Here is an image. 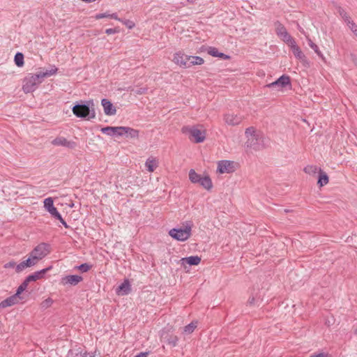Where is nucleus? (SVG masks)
Masks as SVG:
<instances>
[{"mask_svg":"<svg viewBox=\"0 0 357 357\" xmlns=\"http://www.w3.org/2000/svg\"><path fill=\"white\" fill-rule=\"evenodd\" d=\"M58 69L54 67L45 72H39L36 74H29L23 80L22 89L24 93H31L34 91L38 86L43 82V79L56 73Z\"/></svg>","mask_w":357,"mask_h":357,"instance_id":"f257e3e1","label":"nucleus"},{"mask_svg":"<svg viewBox=\"0 0 357 357\" xmlns=\"http://www.w3.org/2000/svg\"><path fill=\"white\" fill-rule=\"evenodd\" d=\"M72 111L73 114L78 118L89 120L96 117L95 105L93 100L75 102Z\"/></svg>","mask_w":357,"mask_h":357,"instance_id":"f03ea898","label":"nucleus"},{"mask_svg":"<svg viewBox=\"0 0 357 357\" xmlns=\"http://www.w3.org/2000/svg\"><path fill=\"white\" fill-rule=\"evenodd\" d=\"M182 132L189 135V139L195 143H201L204 141L205 132L195 126H184L182 128Z\"/></svg>","mask_w":357,"mask_h":357,"instance_id":"7ed1b4c3","label":"nucleus"},{"mask_svg":"<svg viewBox=\"0 0 357 357\" xmlns=\"http://www.w3.org/2000/svg\"><path fill=\"white\" fill-rule=\"evenodd\" d=\"M169 234L177 241H185L190 237L191 226L187 225L183 228H173L169 230Z\"/></svg>","mask_w":357,"mask_h":357,"instance_id":"20e7f679","label":"nucleus"},{"mask_svg":"<svg viewBox=\"0 0 357 357\" xmlns=\"http://www.w3.org/2000/svg\"><path fill=\"white\" fill-rule=\"evenodd\" d=\"M50 245L45 243L38 244L29 253V256L37 264L38 261L44 258L50 252Z\"/></svg>","mask_w":357,"mask_h":357,"instance_id":"39448f33","label":"nucleus"},{"mask_svg":"<svg viewBox=\"0 0 357 357\" xmlns=\"http://www.w3.org/2000/svg\"><path fill=\"white\" fill-rule=\"evenodd\" d=\"M246 145L247 147L252 148L254 150H261L265 147V137L262 133L255 137H250L246 142Z\"/></svg>","mask_w":357,"mask_h":357,"instance_id":"423d86ee","label":"nucleus"},{"mask_svg":"<svg viewBox=\"0 0 357 357\" xmlns=\"http://www.w3.org/2000/svg\"><path fill=\"white\" fill-rule=\"evenodd\" d=\"M278 26L276 27V33L281 38V39L287 43L288 45L294 44L295 40L291 36L287 31L286 28L279 22H277Z\"/></svg>","mask_w":357,"mask_h":357,"instance_id":"0eeeda50","label":"nucleus"},{"mask_svg":"<svg viewBox=\"0 0 357 357\" xmlns=\"http://www.w3.org/2000/svg\"><path fill=\"white\" fill-rule=\"evenodd\" d=\"M287 86H291V80L289 76L286 75H282L275 82L266 85L268 88H275L277 90L282 89Z\"/></svg>","mask_w":357,"mask_h":357,"instance_id":"6e6552de","label":"nucleus"},{"mask_svg":"<svg viewBox=\"0 0 357 357\" xmlns=\"http://www.w3.org/2000/svg\"><path fill=\"white\" fill-rule=\"evenodd\" d=\"M191 59V56L185 54L182 51H178L174 54L173 61L180 67L188 68V63Z\"/></svg>","mask_w":357,"mask_h":357,"instance_id":"1a4fd4ad","label":"nucleus"},{"mask_svg":"<svg viewBox=\"0 0 357 357\" xmlns=\"http://www.w3.org/2000/svg\"><path fill=\"white\" fill-rule=\"evenodd\" d=\"M160 339L161 341L172 347L176 346L178 340L176 335L170 333L169 331L165 328L162 329L160 332Z\"/></svg>","mask_w":357,"mask_h":357,"instance_id":"9d476101","label":"nucleus"},{"mask_svg":"<svg viewBox=\"0 0 357 357\" xmlns=\"http://www.w3.org/2000/svg\"><path fill=\"white\" fill-rule=\"evenodd\" d=\"M234 163L230 160H220L218 163V172L220 174L234 172Z\"/></svg>","mask_w":357,"mask_h":357,"instance_id":"9b49d317","label":"nucleus"},{"mask_svg":"<svg viewBox=\"0 0 357 357\" xmlns=\"http://www.w3.org/2000/svg\"><path fill=\"white\" fill-rule=\"evenodd\" d=\"M83 280V278L78 275H68L61 278V284L63 285L70 284L76 286Z\"/></svg>","mask_w":357,"mask_h":357,"instance_id":"f8f14e48","label":"nucleus"},{"mask_svg":"<svg viewBox=\"0 0 357 357\" xmlns=\"http://www.w3.org/2000/svg\"><path fill=\"white\" fill-rule=\"evenodd\" d=\"M52 144L54 146H61L73 149L76 147L77 144L73 141H68L63 137H58L52 140Z\"/></svg>","mask_w":357,"mask_h":357,"instance_id":"ddd939ff","label":"nucleus"},{"mask_svg":"<svg viewBox=\"0 0 357 357\" xmlns=\"http://www.w3.org/2000/svg\"><path fill=\"white\" fill-rule=\"evenodd\" d=\"M122 127L123 126H116V127L107 126V127L102 128L100 131L102 133L106 134L111 137H114V136L121 137V136H123Z\"/></svg>","mask_w":357,"mask_h":357,"instance_id":"4468645a","label":"nucleus"},{"mask_svg":"<svg viewBox=\"0 0 357 357\" xmlns=\"http://www.w3.org/2000/svg\"><path fill=\"white\" fill-rule=\"evenodd\" d=\"M44 207L50 213L52 218H55L59 217V212L56 208L54 206V201L52 197L46 198L44 200Z\"/></svg>","mask_w":357,"mask_h":357,"instance_id":"2eb2a0df","label":"nucleus"},{"mask_svg":"<svg viewBox=\"0 0 357 357\" xmlns=\"http://www.w3.org/2000/svg\"><path fill=\"white\" fill-rule=\"evenodd\" d=\"M101 105L103 107L104 112L107 116H113L116 113V107L109 100L103 98L101 100Z\"/></svg>","mask_w":357,"mask_h":357,"instance_id":"dca6fc26","label":"nucleus"},{"mask_svg":"<svg viewBox=\"0 0 357 357\" xmlns=\"http://www.w3.org/2000/svg\"><path fill=\"white\" fill-rule=\"evenodd\" d=\"M131 291V285L128 279L124 281L116 288V292L119 296L128 295Z\"/></svg>","mask_w":357,"mask_h":357,"instance_id":"f3484780","label":"nucleus"},{"mask_svg":"<svg viewBox=\"0 0 357 357\" xmlns=\"http://www.w3.org/2000/svg\"><path fill=\"white\" fill-rule=\"evenodd\" d=\"M289 46L291 47V51L296 58L303 62L306 61V56L303 53L301 48L296 45V41H294V44L289 45Z\"/></svg>","mask_w":357,"mask_h":357,"instance_id":"a211bd4d","label":"nucleus"},{"mask_svg":"<svg viewBox=\"0 0 357 357\" xmlns=\"http://www.w3.org/2000/svg\"><path fill=\"white\" fill-rule=\"evenodd\" d=\"M201 261V257L198 256H190L188 257H183L181 259V265L185 266V264L190 266H197Z\"/></svg>","mask_w":357,"mask_h":357,"instance_id":"6ab92c4d","label":"nucleus"},{"mask_svg":"<svg viewBox=\"0 0 357 357\" xmlns=\"http://www.w3.org/2000/svg\"><path fill=\"white\" fill-rule=\"evenodd\" d=\"M36 263L29 256L27 259L20 262L16 266V272L20 273L28 267H31L36 265Z\"/></svg>","mask_w":357,"mask_h":357,"instance_id":"aec40b11","label":"nucleus"},{"mask_svg":"<svg viewBox=\"0 0 357 357\" xmlns=\"http://www.w3.org/2000/svg\"><path fill=\"white\" fill-rule=\"evenodd\" d=\"M50 269H52V266H49L46 268H43L40 271H36L29 275H28V279L30 280L31 282H34L38 280L43 278L45 274L47 273Z\"/></svg>","mask_w":357,"mask_h":357,"instance_id":"412c9836","label":"nucleus"},{"mask_svg":"<svg viewBox=\"0 0 357 357\" xmlns=\"http://www.w3.org/2000/svg\"><path fill=\"white\" fill-rule=\"evenodd\" d=\"M225 121L229 126H236L241 122L242 118L238 115L226 114L225 116Z\"/></svg>","mask_w":357,"mask_h":357,"instance_id":"4be33fe9","label":"nucleus"},{"mask_svg":"<svg viewBox=\"0 0 357 357\" xmlns=\"http://www.w3.org/2000/svg\"><path fill=\"white\" fill-rule=\"evenodd\" d=\"M123 136H126L127 137H130L131 139H137L139 137V130L130 128L123 126Z\"/></svg>","mask_w":357,"mask_h":357,"instance_id":"5701e85b","label":"nucleus"},{"mask_svg":"<svg viewBox=\"0 0 357 357\" xmlns=\"http://www.w3.org/2000/svg\"><path fill=\"white\" fill-rule=\"evenodd\" d=\"M20 301V299L15 296V295H13L5 300L2 301L0 303V307L5 308L9 306H12L15 304L18 303Z\"/></svg>","mask_w":357,"mask_h":357,"instance_id":"b1692460","label":"nucleus"},{"mask_svg":"<svg viewBox=\"0 0 357 357\" xmlns=\"http://www.w3.org/2000/svg\"><path fill=\"white\" fill-rule=\"evenodd\" d=\"M328 176L327 174L321 169V168H319V176H318V181L317 184L322 187L325 185H326L328 183Z\"/></svg>","mask_w":357,"mask_h":357,"instance_id":"393cba45","label":"nucleus"},{"mask_svg":"<svg viewBox=\"0 0 357 357\" xmlns=\"http://www.w3.org/2000/svg\"><path fill=\"white\" fill-rule=\"evenodd\" d=\"M208 54L214 57H219L223 59H228L230 58L229 56L225 54L224 53L219 52L216 47H211L208 50Z\"/></svg>","mask_w":357,"mask_h":357,"instance_id":"a878e982","label":"nucleus"},{"mask_svg":"<svg viewBox=\"0 0 357 357\" xmlns=\"http://www.w3.org/2000/svg\"><path fill=\"white\" fill-rule=\"evenodd\" d=\"M198 183L207 190H210L213 187L212 181L208 176L202 177Z\"/></svg>","mask_w":357,"mask_h":357,"instance_id":"bb28decb","label":"nucleus"},{"mask_svg":"<svg viewBox=\"0 0 357 357\" xmlns=\"http://www.w3.org/2000/svg\"><path fill=\"white\" fill-rule=\"evenodd\" d=\"M145 166L149 172H153L158 167V162L155 159L149 158L146 160Z\"/></svg>","mask_w":357,"mask_h":357,"instance_id":"cd10ccee","label":"nucleus"},{"mask_svg":"<svg viewBox=\"0 0 357 357\" xmlns=\"http://www.w3.org/2000/svg\"><path fill=\"white\" fill-rule=\"evenodd\" d=\"M307 44L314 51V52L322 59L325 60V58L321 53V52L319 50V47L313 43V41L308 37H307Z\"/></svg>","mask_w":357,"mask_h":357,"instance_id":"c85d7f7f","label":"nucleus"},{"mask_svg":"<svg viewBox=\"0 0 357 357\" xmlns=\"http://www.w3.org/2000/svg\"><path fill=\"white\" fill-rule=\"evenodd\" d=\"M204 63V60L198 56H191V59L188 63V68H190L195 65H202Z\"/></svg>","mask_w":357,"mask_h":357,"instance_id":"c756f323","label":"nucleus"},{"mask_svg":"<svg viewBox=\"0 0 357 357\" xmlns=\"http://www.w3.org/2000/svg\"><path fill=\"white\" fill-rule=\"evenodd\" d=\"M202 178V176L197 174L194 169H190L189 172V179L193 183H198Z\"/></svg>","mask_w":357,"mask_h":357,"instance_id":"7c9ffc66","label":"nucleus"},{"mask_svg":"<svg viewBox=\"0 0 357 357\" xmlns=\"http://www.w3.org/2000/svg\"><path fill=\"white\" fill-rule=\"evenodd\" d=\"M14 61L17 66L22 67L24 65V54L21 52H17L14 57Z\"/></svg>","mask_w":357,"mask_h":357,"instance_id":"2f4dec72","label":"nucleus"},{"mask_svg":"<svg viewBox=\"0 0 357 357\" xmlns=\"http://www.w3.org/2000/svg\"><path fill=\"white\" fill-rule=\"evenodd\" d=\"M345 22L351 31L357 36V25L351 20L350 17H346Z\"/></svg>","mask_w":357,"mask_h":357,"instance_id":"473e14b6","label":"nucleus"},{"mask_svg":"<svg viewBox=\"0 0 357 357\" xmlns=\"http://www.w3.org/2000/svg\"><path fill=\"white\" fill-rule=\"evenodd\" d=\"M92 266H93L91 264H89L88 263H84L79 266H75L74 268L75 270L79 271L81 273H86L92 268Z\"/></svg>","mask_w":357,"mask_h":357,"instance_id":"72a5a7b5","label":"nucleus"},{"mask_svg":"<svg viewBox=\"0 0 357 357\" xmlns=\"http://www.w3.org/2000/svg\"><path fill=\"white\" fill-rule=\"evenodd\" d=\"M197 321H192L190 324H188L183 328V332L187 334L192 333L194 331V330L197 328Z\"/></svg>","mask_w":357,"mask_h":357,"instance_id":"f704fd0d","label":"nucleus"},{"mask_svg":"<svg viewBox=\"0 0 357 357\" xmlns=\"http://www.w3.org/2000/svg\"><path fill=\"white\" fill-rule=\"evenodd\" d=\"M261 132H257L254 127H249L246 128L245 134L248 139L250 137H255L256 135L260 134Z\"/></svg>","mask_w":357,"mask_h":357,"instance_id":"c9c22d12","label":"nucleus"},{"mask_svg":"<svg viewBox=\"0 0 357 357\" xmlns=\"http://www.w3.org/2000/svg\"><path fill=\"white\" fill-rule=\"evenodd\" d=\"M319 168L317 166L307 165L304 168V172L307 174H314L317 172Z\"/></svg>","mask_w":357,"mask_h":357,"instance_id":"e433bc0d","label":"nucleus"},{"mask_svg":"<svg viewBox=\"0 0 357 357\" xmlns=\"http://www.w3.org/2000/svg\"><path fill=\"white\" fill-rule=\"evenodd\" d=\"M53 303V301L52 298H48L47 299H45V301H43L41 303L42 305V307H45V308H47L49 307L50 306H51V305Z\"/></svg>","mask_w":357,"mask_h":357,"instance_id":"4c0bfd02","label":"nucleus"},{"mask_svg":"<svg viewBox=\"0 0 357 357\" xmlns=\"http://www.w3.org/2000/svg\"><path fill=\"white\" fill-rule=\"evenodd\" d=\"M128 29H131L135 26V23L129 20L121 21Z\"/></svg>","mask_w":357,"mask_h":357,"instance_id":"58836bf2","label":"nucleus"},{"mask_svg":"<svg viewBox=\"0 0 357 357\" xmlns=\"http://www.w3.org/2000/svg\"><path fill=\"white\" fill-rule=\"evenodd\" d=\"M118 32H119V29L118 28H109L105 30V33H107V35L114 34Z\"/></svg>","mask_w":357,"mask_h":357,"instance_id":"ea45409f","label":"nucleus"},{"mask_svg":"<svg viewBox=\"0 0 357 357\" xmlns=\"http://www.w3.org/2000/svg\"><path fill=\"white\" fill-rule=\"evenodd\" d=\"M94 17L96 20H100V19L105 18V17H109V14H108L107 13H98V14H96Z\"/></svg>","mask_w":357,"mask_h":357,"instance_id":"a19ab883","label":"nucleus"},{"mask_svg":"<svg viewBox=\"0 0 357 357\" xmlns=\"http://www.w3.org/2000/svg\"><path fill=\"white\" fill-rule=\"evenodd\" d=\"M59 217H56L54 219L56 220H58L60 221V222L66 227V228H69L70 226L66 223V222L63 220V218H62L61 215H59Z\"/></svg>","mask_w":357,"mask_h":357,"instance_id":"79ce46f5","label":"nucleus"},{"mask_svg":"<svg viewBox=\"0 0 357 357\" xmlns=\"http://www.w3.org/2000/svg\"><path fill=\"white\" fill-rule=\"evenodd\" d=\"M16 263L13 261H9L6 264H4V268H14L15 267L16 268Z\"/></svg>","mask_w":357,"mask_h":357,"instance_id":"37998d69","label":"nucleus"},{"mask_svg":"<svg viewBox=\"0 0 357 357\" xmlns=\"http://www.w3.org/2000/svg\"><path fill=\"white\" fill-rule=\"evenodd\" d=\"M29 282H31V281L28 279V277H26L20 286L22 287V288L25 290L27 288Z\"/></svg>","mask_w":357,"mask_h":357,"instance_id":"c03bdc74","label":"nucleus"},{"mask_svg":"<svg viewBox=\"0 0 357 357\" xmlns=\"http://www.w3.org/2000/svg\"><path fill=\"white\" fill-rule=\"evenodd\" d=\"M24 291V289L22 288V287L19 286L16 293L14 294L15 296H17L20 300L21 299L20 294Z\"/></svg>","mask_w":357,"mask_h":357,"instance_id":"a18cd8bd","label":"nucleus"},{"mask_svg":"<svg viewBox=\"0 0 357 357\" xmlns=\"http://www.w3.org/2000/svg\"><path fill=\"white\" fill-rule=\"evenodd\" d=\"M255 303H256V300H255V298L254 296L252 297H250L248 301V305H249L250 306H253L255 305Z\"/></svg>","mask_w":357,"mask_h":357,"instance_id":"49530a36","label":"nucleus"},{"mask_svg":"<svg viewBox=\"0 0 357 357\" xmlns=\"http://www.w3.org/2000/svg\"><path fill=\"white\" fill-rule=\"evenodd\" d=\"M309 357H330V356H329V354H326V353H319L317 354L311 355Z\"/></svg>","mask_w":357,"mask_h":357,"instance_id":"de8ad7c7","label":"nucleus"},{"mask_svg":"<svg viewBox=\"0 0 357 357\" xmlns=\"http://www.w3.org/2000/svg\"><path fill=\"white\" fill-rule=\"evenodd\" d=\"M350 58H351V61L357 67V56L354 54H351Z\"/></svg>","mask_w":357,"mask_h":357,"instance_id":"09e8293b","label":"nucleus"},{"mask_svg":"<svg viewBox=\"0 0 357 357\" xmlns=\"http://www.w3.org/2000/svg\"><path fill=\"white\" fill-rule=\"evenodd\" d=\"M109 18L114 19V20H119V21H122L121 19L118 17V15H117L116 13L109 14Z\"/></svg>","mask_w":357,"mask_h":357,"instance_id":"8fccbe9b","label":"nucleus"},{"mask_svg":"<svg viewBox=\"0 0 357 357\" xmlns=\"http://www.w3.org/2000/svg\"><path fill=\"white\" fill-rule=\"evenodd\" d=\"M148 354V352H141L139 354L136 355L135 357H147Z\"/></svg>","mask_w":357,"mask_h":357,"instance_id":"3c124183","label":"nucleus"},{"mask_svg":"<svg viewBox=\"0 0 357 357\" xmlns=\"http://www.w3.org/2000/svg\"><path fill=\"white\" fill-rule=\"evenodd\" d=\"M340 15L342 17V18L344 19V21H345L346 17H349L344 10L340 11Z\"/></svg>","mask_w":357,"mask_h":357,"instance_id":"603ef678","label":"nucleus"},{"mask_svg":"<svg viewBox=\"0 0 357 357\" xmlns=\"http://www.w3.org/2000/svg\"><path fill=\"white\" fill-rule=\"evenodd\" d=\"M89 354L87 352L84 353L83 354H81V357H92L91 356H88Z\"/></svg>","mask_w":357,"mask_h":357,"instance_id":"864d4df0","label":"nucleus"},{"mask_svg":"<svg viewBox=\"0 0 357 357\" xmlns=\"http://www.w3.org/2000/svg\"><path fill=\"white\" fill-rule=\"evenodd\" d=\"M354 334L357 335V328L355 330Z\"/></svg>","mask_w":357,"mask_h":357,"instance_id":"5fc2aeb1","label":"nucleus"}]
</instances>
